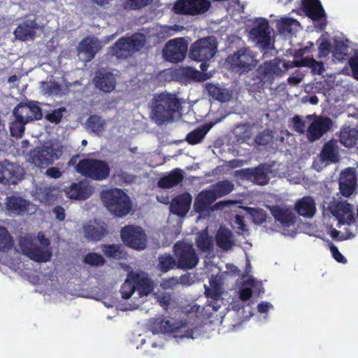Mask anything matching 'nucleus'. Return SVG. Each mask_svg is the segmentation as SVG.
I'll use <instances>...</instances> for the list:
<instances>
[{
	"instance_id": "obj_60",
	"label": "nucleus",
	"mask_w": 358,
	"mask_h": 358,
	"mask_svg": "<svg viewBox=\"0 0 358 358\" xmlns=\"http://www.w3.org/2000/svg\"><path fill=\"white\" fill-rule=\"evenodd\" d=\"M293 127L295 131L299 134H303L306 129V122L299 115H294L292 117Z\"/></svg>"
},
{
	"instance_id": "obj_19",
	"label": "nucleus",
	"mask_w": 358,
	"mask_h": 358,
	"mask_svg": "<svg viewBox=\"0 0 358 358\" xmlns=\"http://www.w3.org/2000/svg\"><path fill=\"white\" fill-rule=\"evenodd\" d=\"M250 35L261 48L268 49L271 44V36L268 22L262 19L257 26L250 31Z\"/></svg>"
},
{
	"instance_id": "obj_50",
	"label": "nucleus",
	"mask_w": 358,
	"mask_h": 358,
	"mask_svg": "<svg viewBox=\"0 0 358 358\" xmlns=\"http://www.w3.org/2000/svg\"><path fill=\"white\" fill-rule=\"evenodd\" d=\"M245 209L251 215L254 223L262 224L266 221L267 214L264 210L252 207H246Z\"/></svg>"
},
{
	"instance_id": "obj_47",
	"label": "nucleus",
	"mask_w": 358,
	"mask_h": 358,
	"mask_svg": "<svg viewBox=\"0 0 358 358\" xmlns=\"http://www.w3.org/2000/svg\"><path fill=\"white\" fill-rule=\"evenodd\" d=\"M101 248L103 254L109 258L120 259L123 257V251L120 245L104 244L101 245Z\"/></svg>"
},
{
	"instance_id": "obj_17",
	"label": "nucleus",
	"mask_w": 358,
	"mask_h": 358,
	"mask_svg": "<svg viewBox=\"0 0 358 358\" xmlns=\"http://www.w3.org/2000/svg\"><path fill=\"white\" fill-rule=\"evenodd\" d=\"M330 213L342 224H350L355 221L352 206L347 201L331 202L328 206Z\"/></svg>"
},
{
	"instance_id": "obj_40",
	"label": "nucleus",
	"mask_w": 358,
	"mask_h": 358,
	"mask_svg": "<svg viewBox=\"0 0 358 358\" xmlns=\"http://www.w3.org/2000/svg\"><path fill=\"white\" fill-rule=\"evenodd\" d=\"M80 52L85 55V59L91 61L95 57L98 51L96 42L91 38H85L81 41L79 45Z\"/></svg>"
},
{
	"instance_id": "obj_29",
	"label": "nucleus",
	"mask_w": 358,
	"mask_h": 358,
	"mask_svg": "<svg viewBox=\"0 0 358 358\" xmlns=\"http://www.w3.org/2000/svg\"><path fill=\"white\" fill-rule=\"evenodd\" d=\"M131 281L141 297L148 296L154 289L153 281L147 275L135 273L131 276Z\"/></svg>"
},
{
	"instance_id": "obj_41",
	"label": "nucleus",
	"mask_w": 358,
	"mask_h": 358,
	"mask_svg": "<svg viewBox=\"0 0 358 358\" xmlns=\"http://www.w3.org/2000/svg\"><path fill=\"white\" fill-rule=\"evenodd\" d=\"M206 88L209 95L220 102H227L231 98V94L227 89L220 87L214 84H208Z\"/></svg>"
},
{
	"instance_id": "obj_22",
	"label": "nucleus",
	"mask_w": 358,
	"mask_h": 358,
	"mask_svg": "<svg viewBox=\"0 0 358 358\" xmlns=\"http://www.w3.org/2000/svg\"><path fill=\"white\" fill-rule=\"evenodd\" d=\"M38 26L35 20H27L20 24L14 31L15 38L22 41L33 40L36 35Z\"/></svg>"
},
{
	"instance_id": "obj_6",
	"label": "nucleus",
	"mask_w": 358,
	"mask_h": 358,
	"mask_svg": "<svg viewBox=\"0 0 358 358\" xmlns=\"http://www.w3.org/2000/svg\"><path fill=\"white\" fill-rule=\"evenodd\" d=\"M62 151L52 145L36 147L30 150L27 155V161L40 169H45L58 159Z\"/></svg>"
},
{
	"instance_id": "obj_54",
	"label": "nucleus",
	"mask_w": 358,
	"mask_h": 358,
	"mask_svg": "<svg viewBox=\"0 0 358 358\" xmlns=\"http://www.w3.org/2000/svg\"><path fill=\"white\" fill-rule=\"evenodd\" d=\"M66 111L65 107L55 109L45 115V118L51 123L58 124L61 122L64 113Z\"/></svg>"
},
{
	"instance_id": "obj_16",
	"label": "nucleus",
	"mask_w": 358,
	"mask_h": 358,
	"mask_svg": "<svg viewBox=\"0 0 358 358\" xmlns=\"http://www.w3.org/2000/svg\"><path fill=\"white\" fill-rule=\"evenodd\" d=\"M22 178V169L17 165L4 160L0 163V184H17Z\"/></svg>"
},
{
	"instance_id": "obj_8",
	"label": "nucleus",
	"mask_w": 358,
	"mask_h": 358,
	"mask_svg": "<svg viewBox=\"0 0 358 358\" xmlns=\"http://www.w3.org/2000/svg\"><path fill=\"white\" fill-rule=\"evenodd\" d=\"M216 51L217 43L215 38H202L191 45L189 57L196 62H207L213 57Z\"/></svg>"
},
{
	"instance_id": "obj_14",
	"label": "nucleus",
	"mask_w": 358,
	"mask_h": 358,
	"mask_svg": "<svg viewBox=\"0 0 358 358\" xmlns=\"http://www.w3.org/2000/svg\"><path fill=\"white\" fill-rule=\"evenodd\" d=\"M280 62L278 59H274L259 65L257 73L260 82L264 84H272L275 78L282 76L284 71L280 67Z\"/></svg>"
},
{
	"instance_id": "obj_36",
	"label": "nucleus",
	"mask_w": 358,
	"mask_h": 358,
	"mask_svg": "<svg viewBox=\"0 0 358 358\" xmlns=\"http://www.w3.org/2000/svg\"><path fill=\"white\" fill-rule=\"evenodd\" d=\"M83 229L85 237L93 241H100L107 234L106 229L95 222H90Z\"/></svg>"
},
{
	"instance_id": "obj_43",
	"label": "nucleus",
	"mask_w": 358,
	"mask_h": 358,
	"mask_svg": "<svg viewBox=\"0 0 358 358\" xmlns=\"http://www.w3.org/2000/svg\"><path fill=\"white\" fill-rule=\"evenodd\" d=\"M158 268L163 273H166L171 269L177 268L176 258L170 253L160 255L158 257Z\"/></svg>"
},
{
	"instance_id": "obj_23",
	"label": "nucleus",
	"mask_w": 358,
	"mask_h": 358,
	"mask_svg": "<svg viewBox=\"0 0 358 358\" xmlns=\"http://www.w3.org/2000/svg\"><path fill=\"white\" fill-rule=\"evenodd\" d=\"M93 83L96 89L105 93L111 92L116 86V79L112 73L96 72Z\"/></svg>"
},
{
	"instance_id": "obj_57",
	"label": "nucleus",
	"mask_w": 358,
	"mask_h": 358,
	"mask_svg": "<svg viewBox=\"0 0 358 358\" xmlns=\"http://www.w3.org/2000/svg\"><path fill=\"white\" fill-rule=\"evenodd\" d=\"M156 299L157 301L164 310H168L173 301L171 294L169 292L157 294H156Z\"/></svg>"
},
{
	"instance_id": "obj_25",
	"label": "nucleus",
	"mask_w": 358,
	"mask_h": 358,
	"mask_svg": "<svg viewBox=\"0 0 358 358\" xmlns=\"http://www.w3.org/2000/svg\"><path fill=\"white\" fill-rule=\"evenodd\" d=\"M216 196L210 189L201 191L195 197L194 201V210L198 213H202L208 210L211 204L216 201Z\"/></svg>"
},
{
	"instance_id": "obj_13",
	"label": "nucleus",
	"mask_w": 358,
	"mask_h": 358,
	"mask_svg": "<svg viewBox=\"0 0 358 358\" xmlns=\"http://www.w3.org/2000/svg\"><path fill=\"white\" fill-rule=\"evenodd\" d=\"M13 115L29 123L34 120H41L43 113L38 102L29 101L18 103L13 110Z\"/></svg>"
},
{
	"instance_id": "obj_11",
	"label": "nucleus",
	"mask_w": 358,
	"mask_h": 358,
	"mask_svg": "<svg viewBox=\"0 0 358 358\" xmlns=\"http://www.w3.org/2000/svg\"><path fill=\"white\" fill-rule=\"evenodd\" d=\"M187 48V43L184 38L170 40L163 49V57L167 62L178 63L185 59Z\"/></svg>"
},
{
	"instance_id": "obj_32",
	"label": "nucleus",
	"mask_w": 358,
	"mask_h": 358,
	"mask_svg": "<svg viewBox=\"0 0 358 358\" xmlns=\"http://www.w3.org/2000/svg\"><path fill=\"white\" fill-rule=\"evenodd\" d=\"M177 75L182 81L186 83H190L192 81L201 82L208 78L206 73L200 72L190 66L182 67L178 69Z\"/></svg>"
},
{
	"instance_id": "obj_63",
	"label": "nucleus",
	"mask_w": 358,
	"mask_h": 358,
	"mask_svg": "<svg viewBox=\"0 0 358 358\" xmlns=\"http://www.w3.org/2000/svg\"><path fill=\"white\" fill-rule=\"evenodd\" d=\"M354 78L358 80V55H353L348 61Z\"/></svg>"
},
{
	"instance_id": "obj_52",
	"label": "nucleus",
	"mask_w": 358,
	"mask_h": 358,
	"mask_svg": "<svg viewBox=\"0 0 358 358\" xmlns=\"http://www.w3.org/2000/svg\"><path fill=\"white\" fill-rule=\"evenodd\" d=\"M210 287L205 288V295L207 298L210 299L214 301H217L222 296V287L220 284L215 281L210 282Z\"/></svg>"
},
{
	"instance_id": "obj_56",
	"label": "nucleus",
	"mask_w": 358,
	"mask_h": 358,
	"mask_svg": "<svg viewBox=\"0 0 358 358\" xmlns=\"http://www.w3.org/2000/svg\"><path fill=\"white\" fill-rule=\"evenodd\" d=\"M320 41L318 47V57H325L331 52V44L330 41L324 38H320L317 42Z\"/></svg>"
},
{
	"instance_id": "obj_44",
	"label": "nucleus",
	"mask_w": 358,
	"mask_h": 358,
	"mask_svg": "<svg viewBox=\"0 0 358 358\" xmlns=\"http://www.w3.org/2000/svg\"><path fill=\"white\" fill-rule=\"evenodd\" d=\"M154 328L155 329V331L160 333H173L176 334L179 331H180V329L182 328V327H176L174 324H173L170 320H164V319H157L154 322Z\"/></svg>"
},
{
	"instance_id": "obj_28",
	"label": "nucleus",
	"mask_w": 358,
	"mask_h": 358,
	"mask_svg": "<svg viewBox=\"0 0 358 358\" xmlns=\"http://www.w3.org/2000/svg\"><path fill=\"white\" fill-rule=\"evenodd\" d=\"M36 197L46 205L53 204L57 199L59 189L55 186L43 185L36 187Z\"/></svg>"
},
{
	"instance_id": "obj_31",
	"label": "nucleus",
	"mask_w": 358,
	"mask_h": 358,
	"mask_svg": "<svg viewBox=\"0 0 358 358\" xmlns=\"http://www.w3.org/2000/svg\"><path fill=\"white\" fill-rule=\"evenodd\" d=\"M294 210L301 216L313 217L316 213L315 200L310 196H305L296 201Z\"/></svg>"
},
{
	"instance_id": "obj_27",
	"label": "nucleus",
	"mask_w": 358,
	"mask_h": 358,
	"mask_svg": "<svg viewBox=\"0 0 358 358\" xmlns=\"http://www.w3.org/2000/svg\"><path fill=\"white\" fill-rule=\"evenodd\" d=\"M271 213L275 221L280 222L285 227L294 226L296 222V217L288 208L279 206H273L270 208Z\"/></svg>"
},
{
	"instance_id": "obj_45",
	"label": "nucleus",
	"mask_w": 358,
	"mask_h": 358,
	"mask_svg": "<svg viewBox=\"0 0 358 358\" xmlns=\"http://www.w3.org/2000/svg\"><path fill=\"white\" fill-rule=\"evenodd\" d=\"M104 124V120L97 115H90L86 121L87 128L97 134L103 131Z\"/></svg>"
},
{
	"instance_id": "obj_3",
	"label": "nucleus",
	"mask_w": 358,
	"mask_h": 358,
	"mask_svg": "<svg viewBox=\"0 0 358 358\" xmlns=\"http://www.w3.org/2000/svg\"><path fill=\"white\" fill-rule=\"evenodd\" d=\"M78 173L93 180L102 181L110 176V169L106 161L96 159H83L76 166Z\"/></svg>"
},
{
	"instance_id": "obj_9",
	"label": "nucleus",
	"mask_w": 358,
	"mask_h": 358,
	"mask_svg": "<svg viewBox=\"0 0 358 358\" xmlns=\"http://www.w3.org/2000/svg\"><path fill=\"white\" fill-rule=\"evenodd\" d=\"M19 246L24 255L36 262H49L52 256L51 248L38 246L34 240L29 237L20 238Z\"/></svg>"
},
{
	"instance_id": "obj_62",
	"label": "nucleus",
	"mask_w": 358,
	"mask_h": 358,
	"mask_svg": "<svg viewBox=\"0 0 358 358\" xmlns=\"http://www.w3.org/2000/svg\"><path fill=\"white\" fill-rule=\"evenodd\" d=\"M45 92L49 95H59L62 92V86L56 82H50L46 84Z\"/></svg>"
},
{
	"instance_id": "obj_48",
	"label": "nucleus",
	"mask_w": 358,
	"mask_h": 358,
	"mask_svg": "<svg viewBox=\"0 0 358 358\" xmlns=\"http://www.w3.org/2000/svg\"><path fill=\"white\" fill-rule=\"evenodd\" d=\"M196 244L202 252L210 251L213 248V238L207 233L200 234L196 238Z\"/></svg>"
},
{
	"instance_id": "obj_37",
	"label": "nucleus",
	"mask_w": 358,
	"mask_h": 358,
	"mask_svg": "<svg viewBox=\"0 0 358 358\" xmlns=\"http://www.w3.org/2000/svg\"><path fill=\"white\" fill-rule=\"evenodd\" d=\"M212 127L213 123H208L194 129L187 134L185 138L186 141L189 145H196L201 143Z\"/></svg>"
},
{
	"instance_id": "obj_18",
	"label": "nucleus",
	"mask_w": 358,
	"mask_h": 358,
	"mask_svg": "<svg viewBox=\"0 0 358 358\" xmlns=\"http://www.w3.org/2000/svg\"><path fill=\"white\" fill-rule=\"evenodd\" d=\"M333 122L328 117H320L313 121L307 129V138L310 142L320 138L331 128Z\"/></svg>"
},
{
	"instance_id": "obj_34",
	"label": "nucleus",
	"mask_w": 358,
	"mask_h": 358,
	"mask_svg": "<svg viewBox=\"0 0 358 358\" xmlns=\"http://www.w3.org/2000/svg\"><path fill=\"white\" fill-rule=\"evenodd\" d=\"M358 139V129L350 126L344 125L339 134L341 143L347 148L354 147Z\"/></svg>"
},
{
	"instance_id": "obj_46",
	"label": "nucleus",
	"mask_w": 358,
	"mask_h": 358,
	"mask_svg": "<svg viewBox=\"0 0 358 358\" xmlns=\"http://www.w3.org/2000/svg\"><path fill=\"white\" fill-rule=\"evenodd\" d=\"M25 121L14 116V120L10 122L9 129L10 135L15 138H22L25 130Z\"/></svg>"
},
{
	"instance_id": "obj_7",
	"label": "nucleus",
	"mask_w": 358,
	"mask_h": 358,
	"mask_svg": "<svg viewBox=\"0 0 358 358\" xmlns=\"http://www.w3.org/2000/svg\"><path fill=\"white\" fill-rule=\"evenodd\" d=\"M145 44L143 36L134 34L119 38L112 48L113 55L119 59H126L139 51Z\"/></svg>"
},
{
	"instance_id": "obj_1",
	"label": "nucleus",
	"mask_w": 358,
	"mask_h": 358,
	"mask_svg": "<svg viewBox=\"0 0 358 358\" xmlns=\"http://www.w3.org/2000/svg\"><path fill=\"white\" fill-rule=\"evenodd\" d=\"M151 119L158 125L173 121L181 109V102L176 94L162 92L156 94L150 103Z\"/></svg>"
},
{
	"instance_id": "obj_5",
	"label": "nucleus",
	"mask_w": 358,
	"mask_h": 358,
	"mask_svg": "<svg viewBox=\"0 0 358 358\" xmlns=\"http://www.w3.org/2000/svg\"><path fill=\"white\" fill-rule=\"evenodd\" d=\"M173 252L178 269L190 270L199 264V257L192 243L184 241H178L173 247Z\"/></svg>"
},
{
	"instance_id": "obj_59",
	"label": "nucleus",
	"mask_w": 358,
	"mask_h": 358,
	"mask_svg": "<svg viewBox=\"0 0 358 358\" xmlns=\"http://www.w3.org/2000/svg\"><path fill=\"white\" fill-rule=\"evenodd\" d=\"M295 22H297L296 20L289 17H284L278 22L277 28L280 31H287L290 33L292 31V26Z\"/></svg>"
},
{
	"instance_id": "obj_42",
	"label": "nucleus",
	"mask_w": 358,
	"mask_h": 358,
	"mask_svg": "<svg viewBox=\"0 0 358 358\" xmlns=\"http://www.w3.org/2000/svg\"><path fill=\"white\" fill-rule=\"evenodd\" d=\"M234 185L231 181L224 180L215 183L210 191L214 193V195L216 196V199H217L229 194L234 190Z\"/></svg>"
},
{
	"instance_id": "obj_4",
	"label": "nucleus",
	"mask_w": 358,
	"mask_h": 358,
	"mask_svg": "<svg viewBox=\"0 0 358 358\" xmlns=\"http://www.w3.org/2000/svg\"><path fill=\"white\" fill-rule=\"evenodd\" d=\"M257 62L252 51L248 48L238 49L226 59V64L229 69L240 74L252 71L256 66Z\"/></svg>"
},
{
	"instance_id": "obj_64",
	"label": "nucleus",
	"mask_w": 358,
	"mask_h": 358,
	"mask_svg": "<svg viewBox=\"0 0 358 358\" xmlns=\"http://www.w3.org/2000/svg\"><path fill=\"white\" fill-rule=\"evenodd\" d=\"M346 50L347 46L343 42H339L336 44L334 48V55L336 57L338 55V58L342 59L343 58L344 55H345V53L344 52Z\"/></svg>"
},
{
	"instance_id": "obj_15",
	"label": "nucleus",
	"mask_w": 358,
	"mask_h": 358,
	"mask_svg": "<svg viewBox=\"0 0 358 358\" xmlns=\"http://www.w3.org/2000/svg\"><path fill=\"white\" fill-rule=\"evenodd\" d=\"M339 190L344 197L351 196L357 187L356 169L348 167L341 171L338 178Z\"/></svg>"
},
{
	"instance_id": "obj_38",
	"label": "nucleus",
	"mask_w": 358,
	"mask_h": 358,
	"mask_svg": "<svg viewBox=\"0 0 358 358\" xmlns=\"http://www.w3.org/2000/svg\"><path fill=\"white\" fill-rule=\"evenodd\" d=\"M294 65L297 67H309L314 75H322L325 71L323 62H317L313 57H304L300 60H296Z\"/></svg>"
},
{
	"instance_id": "obj_24",
	"label": "nucleus",
	"mask_w": 358,
	"mask_h": 358,
	"mask_svg": "<svg viewBox=\"0 0 358 358\" xmlns=\"http://www.w3.org/2000/svg\"><path fill=\"white\" fill-rule=\"evenodd\" d=\"M6 205L10 213L15 215H23L29 213L31 203L20 196H11L7 197Z\"/></svg>"
},
{
	"instance_id": "obj_61",
	"label": "nucleus",
	"mask_w": 358,
	"mask_h": 358,
	"mask_svg": "<svg viewBox=\"0 0 358 358\" xmlns=\"http://www.w3.org/2000/svg\"><path fill=\"white\" fill-rule=\"evenodd\" d=\"M329 248L334 259L338 263H347V259L339 252L338 248L332 243H329Z\"/></svg>"
},
{
	"instance_id": "obj_10",
	"label": "nucleus",
	"mask_w": 358,
	"mask_h": 358,
	"mask_svg": "<svg viewBox=\"0 0 358 358\" xmlns=\"http://www.w3.org/2000/svg\"><path fill=\"white\" fill-rule=\"evenodd\" d=\"M120 237L128 247L135 250H143L147 245V236L141 227L127 225L122 228Z\"/></svg>"
},
{
	"instance_id": "obj_35",
	"label": "nucleus",
	"mask_w": 358,
	"mask_h": 358,
	"mask_svg": "<svg viewBox=\"0 0 358 358\" xmlns=\"http://www.w3.org/2000/svg\"><path fill=\"white\" fill-rule=\"evenodd\" d=\"M217 245L223 250H228L234 245V238L231 231L227 228L221 227L215 234Z\"/></svg>"
},
{
	"instance_id": "obj_20",
	"label": "nucleus",
	"mask_w": 358,
	"mask_h": 358,
	"mask_svg": "<svg viewBox=\"0 0 358 358\" xmlns=\"http://www.w3.org/2000/svg\"><path fill=\"white\" fill-rule=\"evenodd\" d=\"M192 201V196L189 192L180 194L172 199L170 210L174 215L185 216L190 208Z\"/></svg>"
},
{
	"instance_id": "obj_30",
	"label": "nucleus",
	"mask_w": 358,
	"mask_h": 358,
	"mask_svg": "<svg viewBox=\"0 0 358 358\" xmlns=\"http://www.w3.org/2000/svg\"><path fill=\"white\" fill-rule=\"evenodd\" d=\"M301 9L313 20H319L325 15L320 0H302Z\"/></svg>"
},
{
	"instance_id": "obj_2",
	"label": "nucleus",
	"mask_w": 358,
	"mask_h": 358,
	"mask_svg": "<svg viewBox=\"0 0 358 358\" xmlns=\"http://www.w3.org/2000/svg\"><path fill=\"white\" fill-rule=\"evenodd\" d=\"M101 199L104 206L116 217H123L131 210V199L122 189L111 188L103 190Z\"/></svg>"
},
{
	"instance_id": "obj_55",
	"label": "nucleus",
	"mask_w": 358,
	"mask_h": 358,
	"mask_svg": "<svg viewBox=\"0 0 358 358\" xmlns=\"http://www.w3.org/2000/svg\"><path fill=\"white\" fill-rule=\"evenodd\" d=\"M135 291V285L134 283L131 281V278L130 280H127L120 288L122 297L124 299H129Z\"/></svg>"
},
{
	"instance_id": "obj_58",
	"label": "nucleus",
	"mask_w": 358,
	"mask_h": 358,
	"mask_svg": "<svg viewBox=\"0 0 358 358\" xmlns=\"http://www.w3.org/2000/svg\"><path fill=\"white\" fill-rule=\"evenodd\" d=\"M273 136L268 130L259 132L255 138V142L259 145H266L272 140Z\"/></svg>"
},
{
	"instance_id": "obj_49",
	"label": "nucleus",
	"mask_w": 358,
	"mask_h": 358,
	"mask_svg": "<svg viewBox=\"0 0 358 358\" xmlns=\"http://www.w3.org/2000/svg\"><path fill=\"white\" fill-rule=\"evenodd\" d=\"M13 246V239L7 229L0 226V251L8 250Z\"/></svg>"
},
{
	"instance_id": "obj_53",
	"label": "nucleus",
	"mask_w": 358,
	"mask_h": 358,
	"mask_svg": "<svg viewBox=\"0 0 358 358\" xmlns=\"http://www.w3.org/2000/svg\"><path fill=\"white\" fill-rule=\"evenodd\" d=\"M84 262L90 266H99L106 263L102 255L96 252H90L84 258Z\"/></svg>"
},
{
	"instance_id": "obj_12",
	"label": "nucleus",
	"mask_w": 358,
	"mask_h": 358,
	"mask_svg": "<svg viewBox=\"0 0 358 358\" xmlns=\"http://www.w3.org/2000/svg\"><path fill=\"white\" fill-rule=\"evenodd\" d=\"M210 6L208 0H177L173 10L177 14L196 15L206 13Z\"/></svg>"
},
{
	"instance_id": "obj_33",
	"label": "nucleus",
	"mask_w": 358,
	"mask_h": 358,
	"mask_svg": "<svg viewBox=\"0 0 358 358\" xmlns=\"http://www.w3.org/2000/svg\"><path fill=\"white\" fill-rule=\"evenodd\" d=\"M184 178L182 171L180 169H176L167 176L161 178L158 181V187L163 189L172 188L180 183Z\"/></svg>"
},
{
	"instance_id": "obj_26",
	"label": "nucleus",
	"mask_w": 358,
	"mask_h": 358,
	"mask_svg": "<svg viewBox=\"0 0 358 358\" xmlns=\"http://www.w3.org/2000/svg\"><path fill=\"white\" fill-rule=\"evenodd\" d=\"M237 173L243 178L252 177L255 182L260 185H265L269 181L268 171L263 164L254 169H243L238 171Z\"/></svg>"
},
{
	"instance_id": "obj_51",
	"label": "nucleus",
	"mask_w": 358,
	"mask_h": 358,
	"mask_svg": "<svg viewBox=\"0 0 358 358\" xmlns=\"http://www.w3.org/2000/svg\"><path fill=\"white\" fill-rule=\"evenodd\" d=\"M153 2V0H123L124 8L131 10H139L148 6Z\"/></svg>"
},
{
	"instance_id": "obj_21",
	"label": "nucleus",
	"mask_w": 358,
	"mask_h": 358,
	"mask_svg": "<svg viewBox=\"0 0 358 358\" xmlns=\"http://www.w3.org/2000/svg\"><path fill=\"white\" fill-rule=\"evenodd\" d=\"M65 192L71 199L85 200L92 194L91 187L85 180L78 182H72L69 187H66Z\"/></svg>"
},
{
	"instance_id": "obj_39",
	"label": "nucleus",
	"mask_w": 358,
	"mask_h": 358,
	"mask_svg": "<svg viewBox=\"0 0 358 358\" xmlns=\"http://www.w3.org/2000/svg\"><path fill=\"white\" fill-rule=\"evenodd\" d=\"M337 145L332 141L327 142L321 152V159L324 162L336 163L339 161V155Z\"/></svg>"
}]
</instances>
